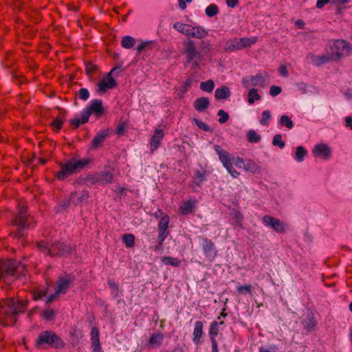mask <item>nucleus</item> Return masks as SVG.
Wrapping results in <instances>:
<instances>
[{"mask_svg": "<svg viewBox=\"0 0 352 352\" xmlns=\"http://www.w3.org/2000/svg\"><path fill=\"white\" fill-rule=\"evenodd\" d=\"M261 96L258 94L256 89H251L248 95V102L250 104H252L255 101L260 100Z\"/></svg>", "mask_w": 352, "mask_h": 352, "instance_id": "c9c22d12", "label": "nucleus"}, {"mask_svg": "<svg viewBox=\"0 0 352 352\" xmlns=\"http://www.w3.org/2000/svg\"><path fill=\"white\" fill-rule=\"evenodd\" d=\"M231 162H232V164H233L237 168H243L245 161H244L241 157H235L232 159Z\"/></svg>", "mask_w": 352, "mask_h": 352, "instance_id": "603ef678", "label": "nucleus"}, {"mask_svg": "<svg viewBox=\"0 0 352 352\" xmlns=\"http://www.w3.org/2000/svg\"><path fill=\"white\" fill-rule=\"evenodd\" d=\"M164 133L162 129H157L155 130L150 141V148L151 153H153L159 147L161 141L164 138Z\"/></svg>", "mask_w": 352, "mask_h": 352, "instance_id": "f3484780", "label": "nucleus"}, {"mask_svg": "<svg viewBox=\"0 0 352 352\" xmlns=\"http://www.w3.org/2000/svg\"><path fill=\"white\" fill-rule=\"evenodd\" d=\"M271 119L272 116L270 111L269 110H265L261 114V118L259 122L263 126H268Z\"/></svg>", "mask_w": 352, "mask_h": 352, "instance_id": "c03bdc74", "label": "nucleus"}, {"mask_svg": "<svg viewBox=\"0 0 352 352\" xmlns=\"http://www.w3.org/2000/svg\"><path fill=\"white\" fill-rule=\"evenodd\" d=\"M27 208L21 204L18 205V214L14 219V223L19 228V234L23 235L21 230L27 227L28 224V216L26 214Z\"/></svg>", "mask_w": 352, "mask_h": 352, "instance_id": "ddd939ff", "label": "nucleus"}, {"mask_svg": "<svg viewBox=\"0 0 352 352\" xmlns=\"http://www.w3.org/2000/svg\"><path fill=\"white\" fill-rule=\"evenodd\" d=\"M89 160L72 159L66 164L60 165V170L56 174L58 179L63 180L71 175L75 174L83 169Z\"/></svg>", "mask_w": 352, "mask_h": 352, "instance_id": "20e7f679", "label": "nucleus"}, {"mask_svg": "<svg viewBox=\"0 0 352 352\" xmlns=\"http://www.w3.org/2000/svg\"><path fill=\"white\" fill-rule=\"evenodd\" d=\"M56 315V311L54 309L47 308L41 312V316L47 320H52Z\"/></svg>", "mask_w": 352, "mask_h": 352, "instance_id": "37998d69", "label": "nucleus"}, {"mask_svg": "<svg viewBox=\"0 0 352 352\" xmlns=\"http://www.w3.org/2000/svg\"><path fill=\"white\" fill-rule=\"evenodd\" d=\"M192 0H178V6L182 10H185L187 7L186 3H190Z\"/></svg>", "mask_w": 352, "mask_h": 352, "instance_id": "052dcab7", "label": "nucleus"}, {"mask_svg": "<svg viewBox=\"0 0 352 352\" xmlns=\"http://www.w3.org/2000/svg\"><path fill=\"white\" fill-rule=\"evenodd\" d=\"M182 54L185 56L186 62L191 64L194 68L198 67L203 59V56L197 51L194 41L186 39L183 43Z\"/></svg>", "mask_w": 352, "mask_h": 352, "instance_id": "39448f33", "label": "nucleus"}, {"mask_svg": "<svg viewBox=\"0 0 352 352\" xmlns=\"http://www.w3.org/2000/svg\"><path fill=\"white\" fill-rule=\"evenodd\" d=\"M279 124L285 126L289 129H292L294 125L293 121L286 115H283L280 117Z\"/></svg>", "mask_w": 352, "mask_h": 352, "instance_id": "79ce46f5", "label": "nucleus"}, {"mask_svg": "<svg viewBox=\"0 0 352 352\" xmlns=\"http://www.w3.org/2000/svg\"><path fill=\"white\" fill-rule=\"evenodd\" d=\"M239 3V0H226V4L229 8H233Z\"/></svg>", "mask_w": 352, "mask_h": 352, "instance_id": "0e129e2a", "label": "nucleus"}, {"mask_svg": "<svg viewBox=\"0 0 352 352\" xmlns=\"http://www.w3.org/2000/svg\"><path fill=\"white\" fill-rule=\"evenodd\" d=\"M89 118V111H82L81 117L74 118L69 120V122L74 128H78L80 124H85L88 122Z\"/></svg>", "mask_w": 352, "mask_h": 352, "instance_id": "393cba45", "label": "nucleus"}, {"mask_svg": "<svg viewBox=\"0 0 352 352\" xmlns=\"http://www.w3.org/2000/svg\"><path fill=\"white\" fill-rule=\"evenodd\" d=\"M164 340V335L161 332L153 333L148 341V343L152 346H160Z\"/></svg>", "mask_w": 352, "mask_h": 352, "instance_id": "c85d7f7f", "label": "nucleus"}, {"mask_svg": "<svg viewBox=\"0 0 352 352\" xmlns=\"http://www.w3.org/2000/svg\"><path fill=\"white\" fill-rule=\"evenodd\" d=\"M72 284V278L70 276H60L58 278L54 287V294L49 295L45 300L47 305L52 303L58 296L67 292Z\"/></svg>", "mask_w": 352, "mask_h": 352, "instance_id": "423d86ee", "label": "nucleus"}, {"mask_svg": "<svg viewBox=\"0 0 352 352\" xmlns=\"http://www.w3.org/2000/svg\"><path fill=\"white\" fill-rule=\"evenodd\" d=\"M228 172L232 175V177H233L234 178H236L239 176L240 173L236 170H235L233 166H232V164H231L230 165L228 166L227 167L225 168Z\"/></svg>", "mask_w": 352, "mask_h": 352, "instance_id": "13d9d810", "label": "nucleus"}, {"mask_svg": "<svg viewBox=\"0 0 352 352\" xmlns=\"http://www.w3.org/2000/svg\"><path fill=\"white\" fill-rule=\"evenodd\" d=\"M262 222L264 226L273 229L277 233H285L288 229L285 223L270 215H264Z\"/></svg>", "mask_w": 352, "mask_h": 352, "instance_id": "9b49d317", "label": "nucleus"}, {"mask_svg": "<svg viewBox=\"0 0 352 352\" xmlns=\"http://www.w3.org/2000/svg\"><path fill=\"white\" fill-rule=\"evenodd\" d=\"M316 325V322L313 318H309L308 321L306 322L305 327L307 329H313Z\"/></svg>", "mask_w": 352, "mask_h": 352, "instance_id": "680f3d73", "label": "nucleus"}, {"mask_svg": "<svg viewBox=\"0 0 352 352\" xmlns=\"http://www.w3.org/2000/svg\"><path fill=\"white\" fill-rule=\"evenodd\" d=\"M25 309V304L10 298L0 301V323L3 326L12 325L16 316Z\"/></svg>", "mask_w": 352, "mask_h": 352, "instance_id": "f257e3e1", "label": "nucleus"}, {"mask_svg": "<svg viewBox=\"0 0 352 352\" xmlns=\"http://www.w3.org/2000/svg\"><path fill=\"white\" fill-rule=\"evenodd\" d=\"M257 41L256 37L234 38L226 41L224 50L226 52H234L241 50L247 47H250Z\"/></svg>", "mask_w": 352, "mask_h": 352, "instance_id": "6e6552de", "label": "nucleus"}, {"mask_svg": "<svg viewBox=\"0 0 352 352\" xmlns=\"http://www.w3.org/2000/svg\"><path fill=\"white\" fill-rule=\"evenodd\" d=\"M158 240H159V244L162 245L164 240L166 239L168 235L169 234V232L167 229H161L158 228Z\"/></svg>", "mask_w": 352, "mask_h": 352, "instance_id": "09e8293b", "label": "nucleus"}, {"mask_svg": "<svg viewBox=\"0 0 352 352\" xmlns=\"http://www.w3.org/2000/svg\"><path fill=\"white\" fill-rule=\"evenodd\" d=\"M201 246L204 251L205 256L210 261H212L217 256V250L214 243L211 239L208 238H201Z\"/></svg>", "mask_w": 352, "mask_h": 352, "instance_id": "f8f14e48", "label": "nucleus"}, {"mask_svg": "<svg viewBox=\"0 0 352 352\" xmlns=\"http://www.w3.org/2000/svg\"><path fill=\"white\" fill-rule=\"evenodd\" d=\"M345 124L346 126L352 129V117L347 116L345 118Z\"/></svg>", "mask_w": 352, "mask_h": 352, "instance_id": "774afa93", "label": "nucleus"}, {"mask_svg": "<svg viewBox=\"0 0 352 352\" xmlns=\"http://www.w3.org/2000/svg\"><path fill=\"white\" fill-rule=\"evenodd\" d=\"M219 12V8L217 5L212 3L210 4L206 8V14L208 17H212L217 14Z\"/></svg>", "mask_w": 352, "mask_h": 352, "instance_id": "a18cd8bd", "label": "nucleus"}, {"mask_svg": "<svg viewBox=\"0 0 352 352\" xmlns=\"http://www.w3.org/2000/svg\"><path fill=\"white\" fill-rule=\"evenodd\" d=\"M135 40L131 36H125L122 38L121 45L125 49H131L135 45Z\"/></svg>", "mask_w": 352, "mask_h": 352, "instance_id": "f704fd0d", "label": "nucleus"}, {"mask_svg": "<svg viewBox=\"0 0 352 352\" xmlns=\"http://www.w3.org/2000/svg\"><path fill=\"white\" fill-rule=\"evenodd\" d=\"M313 154L322 160H329L331 157V149L326 144H320L315 146Z\"/></svg>", "mask_w": 352, "mask_h": 352, "instance_id": "dca6fc26", "label": "nucleus"}, {"mask_svg": "<svg viewBox=\"0 0 352 352\" xmlns=\"http://www.w3.org/2000/svg\"><path fill=\"white\" fill-rule=\"evenodd\" d=\"M195 208L194 202L188 201L183 204L179 208V211L182 214L186 215L191 213Z\"/></svg>", "mask_w": 352, "mask_h": 352, "instance_id": "2f4dec72", "label": "nucleus"}, {"mask_svg": "<svg viewBox=\"0 0 352 352\" xmlns=\"http://www.w3.org/2000/svg\"><path fill=\"white\" fill-rule=\"evenodd\" d=\"M113 174L110 170H104L101 173L95 174L91 180L93 183H98L100 184L105 185L112 182Z\"/></svg>", "mask_w": 352, "mask_h": 352, "instance_id": "2eb2a0df", "label": "nucleus"}, {"mask_svg": "<svg viewBox=\"0 0 352 352\" xmlns=\"http://www.w3.org/2000/svg\"><path fill=\"white\" fill-rule=\"evenodd\" d=\"M33 298L36 300H43L47 294L46 289L38 288L32 291V292Z\"/></svg>", "mask_w": 352, "mask_h": 352, "instance_id": "a19ab883", "label": "nucleus"}, {"mask_svg": "<svg viewBox=\"0 0 352 352\" xmlns=\"http://www.w3.org/2000/svg\"><path fill=\"white\" fill-rule=\"evenodd\" d=\"M214 151L219 155V158L225 168L232 164L229 153L223 149L221 146L216 145Z\"/></svg>", "mask_w": 352, "mask_h": 352, "instance_id": "412c9836", "label": "nucleus"}, {"mask_svg": "<svg viewBox=\"0 0 352 352\" xmlns=\"http://www.w3.org/2000/svg\"><path fill=\"white\" fill-rule=\"evenodd\" d=\"M223 324V321H214L211 323L209 329V336L210 340H216V337L217 336L219 331V325Z\"/></svg>", "mask_w": 352, "mask_h": 352, "instance_id": "a878e982", "label": "nucleus"}, {"mask_svg": "<svg viewBox=\"0 0 352 352\" xmlns=\"http://www.w3.org/2000/svg\"><path fill=\"white\" fill-rule=\"evenodd\" d=\"M192 80L190 78L187 79L183 86V92L187 91L188 89L191 86Z\"/></svg>", "mask_w": 352, "mask_h": 352, "instance_id": "338daca9", "label": "nucleus"}, {"mask_svg": "<svg viewBox=\"0 0 352 352\" xmlns=\"http://www.w3.org/2000/svg\"><path fill=\"white\" fill-rule=\"evenodd\" d=\"M203 333V322L201 321H197L195 324V328L192 333V341L195 344H198L199 343Z\"/></svg>", "mask_w": 352, "mask_h": 352, "instance_id": "4be33fe9", "label": "nucleus"}, {"mask_svg": "<svg viewBox=\"0 0 352 352\" xmlns=\"http://www.w3.org/2000/svg\"><path fill=\"white\" fill-rule=\"evenodd\" d=\"M123 242L128 248H131L134 245L135 237L131 234H125L123 235Z\"/></svg>", "mask_w": 352, "mask_h": 352, "instance_id": "de8ad7c7", "label": "nucleus"}, {"mask_svg": "<svg viewBox=\"0 0 352 352\" xmlns=\"http://www.w3.org/2000/svg\"><path fill=\"white\" fill-rule=\"evenodd\" d=\"M214 96L217 100L227 99L230 96V91L228 87L223 86L216 89Z\"/></svg>", "mask_w": 352, "mask_h": 352, "instance_id": "c756f323", "label": "nucleus"}, {"mask_svg": "<svg viewBox=\"0 0 352 352\" xmlns=\"http://www.w3.org/2000/svg\"><path fill=\"white\" fill-rule=\"evenodd\" d=\"M107 137V133L102 132L98 134L93 140L92 144L95 147H98L101 145L104 140Z\"/></svg>", "mask_w": 352, "mask_h": 352, "instance_id": "ea45409f", "label": "nucleus"}, {"mask_svg": "<svg viewBox=\"0 0 352 352\" xmlns=\"http://www.w3.org/2000/svg\"><path fill=\"white\" fill-rule=\"evenodd\" d=\"M19 273L25 276L23 265L13 260L0 261V283L3 282L10 285L18 278Z\"/></svg>", "mask_w": 352, "mask_h": 352, "instance_id": "f03ea898", "label": "nucleus"}, {"mask_svg": "<svg viewBox=\"0 0 352 352\" xmlns=\"http://www.w3.org/2000/svg\"><path fill=\"white\" fill-rule=\"evenodd\" d=\"M45 344L56 348L63 346V340L52 331H43L39 334L36 342V346H40Z\"/></svg>", "mask_w": 352, "mask_h": 352, "instance_id": "9d476101", "label": "nucleus"}, {"mask_svg": "<svg viewBox=\"0 0 352 352\" xmlns=\"http://www.w3.org/2000/svg\"><path fill=\"white\" fill-rule=\"evenodd\" d=\"M243 169L252 174H258L261 173V167L259 165L252 160H245Z\"/></svg>", "mask_w": 352, "mask_h": 352, "instance_id": "5701e85b", "label": "nucleus"}, {"mask_svg": "<svg viewBox=\"0 0 352 352\" xmlns=\"http://www.w3.org/2000/svg\"><path fill=\"white\" fill-rule=\"evenodd\" d=\"M277 348L275 346H271L268 349L261 348L259 352H276Z\"/></svg>", "mask_w": 352, "mask_h": 352, "instance_id": "69168bd1", "label": "nucleus"}, {"mask_svg": "<svg viewBox=\"0 0 352 352\" xmlns=\"http://www.w3.org/2000/svg\"><path fill=\"white\" fill-rule=\"evenodd\" d=\"M88 197L89 192L87 190L74 192L71 194L69 203H72L74 205H78L87 199Z\"/></svg>", "mask_w": 352, "mask_h": 352, "instance_id": "6ab92c4d", "label": "nucleus"}, {"mask_svg": "<svg viewBox=\"0 0 352 352\" xmlns=\"http://www.w3.org/2000/svg\"><path fill=\"white\" fill-rule=\"evenodd\" d=\"M272 144L276 146H278L280 148H283L285 146V142L282 139L280 134H276L274 136L272 140Z\"/></svg>", "mask_w": 352, "mask_h": 352, "instance_id": "49530a36", "label": "nucleus"}, {"mask_svg": "<svg viewBox=\"0 0 352 352\" xmlns=\"http://www.w3.org/2000/svg\"><path fill=\"white\" fill-rule=\"evenodd\" d=\"M241 83L246 89L251 87L265 88L270 84V77L266 72L259 73L254 76L243 77Z\"/></svg>", "mask_w": 352, "mask_h": 352, "instance_id": "1a4fd4ad", "label": "nucleus"}, {"mask_svg": "<svg viewBox=\"0 0 352 352\" xmlns=\"http://www.w3.org/2000/svg\"><path fill=\"white\" fill-rule=\"evenodd\" d=\"M214 87V84L213 80H208L205 82H201L200 84V89L208 93H210L212 91Z\"/></svg>", "mask_w": 352, "mask_h": 352, "instance_id": "4c0bfd02", "label": "nucleus"}, {"mask_svg": "<svg viewBox=\"0 0 352 352\" xmlns=\"http://www.w3.org/2000/svg\"><path fill=\"white\" fill-rule=\"evenodd\" d=\"M279 74L280 75L287 77L289 75L287 67L285 65H281L279 68Z\"/></svg>", "mask_w": 352, "mask_h": 352, "instance_id": "e2e57ef3", "label": "nucleus"}, {"mask_svg": "<svg viewBox=\"0 0 352 352\" xmlns=\"http://www.w3.org/2000/svg\"><path fill=\"white\" fill-rule=\"evenodd\" d=\"M118 67L113 68L98 83V91L104 93L109 89L116 87V80L112 77V74L118 69Z\"/></svg>", "mask_w": 352, "mask_h": 352, "instance_id": "4468645a", "label": "nucleus"}, {"mask_svg": "<svg viewBox=\"0 0 352 352\" xmlns=\"http://www.w3.org/2000/svg\"><path fill=\"white\" fill-rule=\"evenodd\" d=\"M162 261L164 265L173 267H178L181 263V261L171 256H164L162 258Z\"/></svg>", "mask_w": 352, "mask_h": 352, "instance_id": "e433bc0d", "label": "nucleus"}, {"mask_svg": "<svg viewBox=\"0 0 352 352\" xmlns=\"http://www.w3.org/2000/svg\"><path fill=\"white\" fill-rule=\"evenodd\" d=\"M217 115L220 117L219 119V122L221 124H224L228 121L229 118L228 114L222 109H220L218 111Z\"/></svg>", "mask_w": 352, "mask_h": 352, "instance_id": "864d4df0", "label": "nucleus"}, {"mask_svg": "<svg viewBox=\"0 0 352 352\" xmlns=\"http://www.w3.org/2000/svg\"><path fill=\"white\" fill-rule=\"evenodd\" d=\"M310 62L316 65L320 66L323 64L328 63L329 60H332L331 56L329 52L328 54H322V55H314L310 54L308 56Z\"/></svg>", "mask_w": 352, "mask_h": 352, "instance_id": "a211bd4d", "label": "nucleus"}, {"mask_svg": "<svg viewBox=\"0 0 352 352\" xmlns=\"http://www.w3.org/2000/svg\"><path fill=\"white\" fill-rule=\"evenodd\" d=\"M63 122L60 118H56L52 122V126L54 129L59 130L62 126Z\"/></svg>", "mask_w": 352, "mask_h": 352, "instance_id": "bf43d9fd", "label": "nucleus"}, {"mask_svg": "<svg viewBox=\"0 0 352 352\" xmlns=\"http://www.w3.org/2000/svg\"><path fill=\"white\" fill-rule=\"evenodd\" d=\"M41 252L45 254L51 256H67L72 252V247L69 245L59 241L46 243L41 242L38 244Z\"/></svg>", "mask_w": 352, "mask_h": 352, "instance_id": "7ed1b4c3", "label": "nucleus"}, {"mask_svg": "<svg viewBox=\"0 0 352 352\" xmlns=\"http://www.w3.org/2000/svg\"><path fill=\"white\" fill-rule=\"evenodd\" d=\"M83 111H89V116L92 113L101 114L103 112L102 102L101 100L95 99L91 101L89 105L83 110Z\"/></svg>", "mask_w": 352, "mask_h": 352, "instance_id": "aec40b11", "label": "nucleus"}, {"mask_svg": "<svg viewBox=\"0 0 352 352\" xmlns=\"http://www.w3.org/2000/svg\"><path fill=\"white\" fill-rule=\"evenodd\" d=\"M79 98L83 100H87L89 97V92L85 88H82L79 90Z\"/></svg>", "mask_w": 352, "mask_h": 352, "instance_id": "6e6d98bb", "label": "nucleus"}, {"mask_svg": "<svg viewBox=\"0 0 352 352\" xmlns=\"http://www.w3.org/2000/svg\"><path fill=\"white\" fill-rule=\"evenodd\" d=\"M210 104V101L208 98L202 97L197 98L194 103L195 109L198 111H203L206 109Z\"/></svg>", "mask_w": 352, "mask_h": 352, "instance_id": "bb28decb", "label": "nucleus"}, {"mask_svg": "<svg viewBox=\"0 0 352 352\" xmlns=\"http://www.w3.org/2000/svg\"><path fill=\"white\" fill-rule=\"evenodd\" d=\"M173 28L186 36H190L191 25L177 22L174 23Z\"/></svg>", "mask_w": 352, "mask_h": 352, "instance_id": "b1692460", "label": "nucleus"}, {"mask_svg": "<svg viewBox=\"0 0 352 352\" xmlns=\"http://www.w3.org/2000/svg\"><path fill=\"white\" fill-rule=\"evenodd\" d=\"M208 35V32L206 29L201 26H192L191 29L190 36L196 38H203Z\"/></svg>", "mask_w": 352, "mask_h": 352, "instance_id": "cd10ccee", "label": "nucleus"}, {"mask_svg": "<svg viewBox=\"0 0 352 352\" xmlns=\"http://www.w3.org/2000/svg\"><path fill=\"white\" fill-rule=\"evenodd\" d=\"M91 345L96 346L100 344L99 340V331L96 327H92L91 331Z\"/></svg>", "mask_w": 352, "mask_h": 352, "instance_id": "58836bf2", "label": "nucleus"}, {"mask_svg": "<svg viewBox=\"0 0 352 352\" xmlns=\"http://www.w3.org/2000/svg\"><path fill=\"white\" fill-rule=\"evenodd\" d=\"M169 224V217L167 214L164 215L160 220L158 228L167 229Z\"/></svg>", "mask_w": 352, "mask_h": 352, "instance_id": "8fccbe9b", "label": "nucleus"}, {"mask_svg": "<svg viewBox=\"0 0 352 352\" xmlns=\"http://www.w3.org/2000/svg\"><path fill=\"white\" fill-rule=\"evenodd\" d=\"M206 179V174L205 171H197L195 175L194 181L191 184V186L194 188L195 186H199Z\"/></svg>", "mask_w": 352, "mask_h": 352, "instance_id": "7c9ffc66", "label": "nucleus"}, {"mask_svg": "<svg viewBox=\"0 0 352 352\" xmlns=\"http://www.w3.org/2000/svg\"><path fill=\"white\" fill-rule=\"evenodd\" d=\"M246 137L250 143H258L261 140V135L252 129L248 131Z\"/></svg>", "mask_w": 352, "mask_h": 352, "instance_id": "473e14b6", "label": "nucleus"}, {"mask_svg": "<svg viewBox=\"0 0 352 352\" xmlns=\"http://www.w3.org/2000/svg\"><path fill=\"white\" fill-rule=\"evenodd\" d=\"M352 52L351 44L342 39L335 41L330 45V54L332 60H338L344 56H349Z\"/></svg>", "mask_w": 352, "mask_h": 352, "instance_id": "0eeeda50", "label": "nucleus"}, {"mask_svg": "<svg viewBox=\"0 0 352 352\" xmlns=\"http://www.w3.org/2000/svg\"><path fill=\"white\" fill-rule=\"evenodd\" d=\"M307 155V151L305 148L302 146H298L296 147V151L294 155V159L298 162H301L304 160V157Z\"/></svg>", "mask_w": 352, "mask_h": 352, "instance_id": "72a5a7b5", "label": "nucleus"}, {"mask_svg": "<svg viewBox=\"0 0 352 352\" xmlns=\"http://www.w3.org/2000/svg\"><path fill=\"white\" fill-rule=\"evenodd\" d=\"M237 291L240 294H248L252 295V286L250 285H239Z\"/></svg>", "mask_w": 352, "mask_h": 352, "instance_id": "3c124183", "label": "nucleus"}, {"mask_svg": "<svg viewBox=\"0 0 352 352\" xmlns=\"http://www.w3.org/2000/svg\"><path fill=\"white\" fill-rule=\"evenodd\" d=\"M194 122L196 124V125L201 130L204 131H209L210 130V127L207 125L206 123L203 122L202 121L197 119V118H194Z\"/></svg>", "mask_w": 352, "mask_h": 352, "instance_id": "5fc2aeb1", "label": "nucleus"}, {"mask_svg": "<svg viewBox=\"0 0 352 352\" xmlns=\"http://www.w3.org/2000/svg\"><path fill=\"white\" fill-rule=\"evenodd\" d=\"M282 89L279 86L273 85L270 87V94L272 96L274 97L280 94Z\"/></svg>", "mask_w": 352, "mask_h": 352, "instance_id": "4d7b16f0", "label": "nucleus"}]
</instances>
